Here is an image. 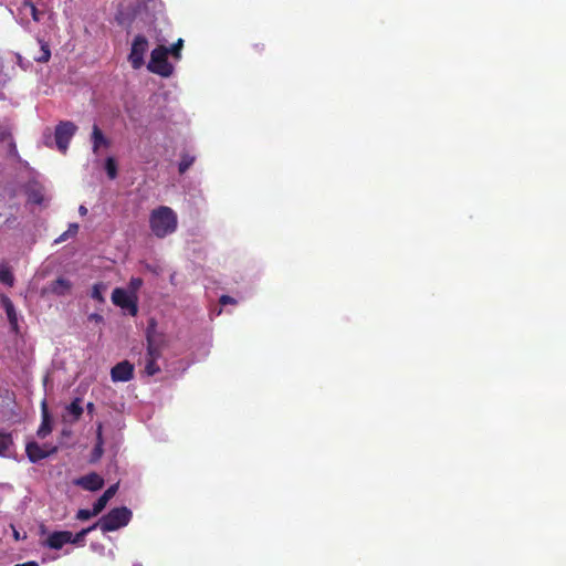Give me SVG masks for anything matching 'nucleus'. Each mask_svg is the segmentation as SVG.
<instances>
[{"label":"nucleus","instance_id":"obj_17","mask_svg":"<svg viewBox=\"0 0 566 566\" xmlns=\"http://www.w3.org/2000/svg\"><path fill=\"white\" fill-rule=\"evenodd\" d=\"M28 202L33 205H42L44 201L43 189L39 185H29L27 188Z\"/></svg>","mask_w":566,"mask_h":566},{"label":"nucleus","instance_id":"obj_21","mask_svg":"<svg viewBox=\"0 0 566 566\" xmlns=\"http://www.w3.org/2000/svg\"><path fill=\"white\" fill-rule=\"evenodd\" d=\"M41 46V55L35 56L34 60L39 63H46L51 59V51L49 44L44 40H39Z\"/></svg>","mask_w":566,"mask_h":566},{"label":"nucleus","instance_id":"obj_23","mask_svg":"<svg viewBox=\"0 0 566 566\" xmlns=\"http://www.w3.org/2000/svg\"><path fill=\"white\" fill-rule=\"evenodd\" d=\"M105 291H106V285L104 283H102V282L95 283L93 285L91 296H92V298L96 300L97 302L103 303L105 301L104 296H103V293Z\"/></svg>","mask_w":566,"mask_h":566},{"label":"nucleus","instance_id":"obj_14","mask_svg":"<svg viewBox=\"0 0 566 566\" xmlns=\"http://www.w3.org/2000/svg\"><path fill=\"white\" fill-rule=\"evenodd\" d=\"M1 304L6 311L8 321L13 331L18 329V315L12 301L4 294L1 295Z\"/></svg>","mask_w":566,"mask_h":566},{"label":"nucleus","instance_id":"obj_26","mask_svg":"<svg viewBox=\"0 0 566 566\" xmlns=\"http://www.w3.org/2000/svg\"><path fill=\"white\" fill-rule=\"evenodd\" d=\"M195 157L189 154H182L181 160L179 163L178 170L182 175L185 174L193 164Z\"/></svg>","mask_w":566,"mask_h":566},{"label":"nucleus","instance_id":"obj_18","mask_svg":"<svg viewBox=\"0 0 566 566\" xmlns=\"http://www.w3.org/2000/svg\"><path fill=\"white\" fill-rule=\"evenodd\" d=\"M13 447V438L10 432L0 430V457L9 455L10 449Z\"/></svg>","mask_w":566,"mask_h":566},{"label":"nucleus","instance_id":"obj_4","mask_svg":"<svg viewBox=\"0 0 566 566\" xmlns=\"http://www.w3.org/2000/svg\"><path fill=\"white\" fill-rule=\"evenodd\" d=\"M148 40L143 34H137L132 43L130 52L128 54V61L134 70H139L145 61L144 56L148 51Z\"/></svg>","mask_w":566,"mask_h":566},{"label":"nucleus","instance_id":"obj_6","mask_svg":"<svg viewBox=\"0 0 566 566\" xmlns=\"http://www.w3.org/2000/svg\"><path fill=\"white\" fill-rule=\"evenodd\" d=\"M57 451V447L55 446H40L38 442H29L25 447V452L29 458V460L32 463H36L51 454L55 453Z\"/></svg>","mask_w":566,"mask_h":566},{"label":"nucleus","instance_id":"obj_20","mask_svg":"<svg viewBox=\"0 0 566 566\" xmlns=\"http://www.w3.org/2000/svg\"><path fill=\"white\" fill-rule=\"evenodd\" d=\"M0 282L10 287L14 284V275L11 269L4 263L0 264Z\"/></svg>","mask_w":566,"mask_h":566},{"label":"nucleus","instance_id":"obj_24","mask_svg":"<svg viewBox=\"0 0 566 566\" xmlns=\"http://www.w3.org/2000/svg\"><path fill=\"white\" fill-rule=\"evenodd\" d=\"M78 231L77 223H70L66 231H64L56 240L55 243H61L66 241L69 238L74 237Z\"/></svg>","mask_w":566,"mask_h":566},{"label":"nucleus","instance_id":"obj_33","mask_svg":"<svg viewBox=\"0 0 566 566\" xmlns=\"http://www.w3.org/2000/svg\"><path fill=\"white\" fill-rule=\"evenodd\" d=\"M88 318H90L91 321H95V322H97V323L103 321V316H102V315H99V314H96V313L91 314V315L88 316Z\"/></svg>","mask_w":566,"mask_h":566},{"label":"nucleus","instance_id":"obj_16","mask_svg":"<svg viewBox=\"0 0 566 566\" xmlns=\"http://www.w3.org/2000/svg\"><path fill=\"white\" fill-rule=\"evenodd\" d=\"M118 490V484L111 485L93 504V506L97 510L98 513H101L107 502L116 494Z\"/></svg>","mask_w":566,"mask_h":566},{"label":"nucleus","instance_id":"obj_10","mask_svg":"<svg viewBox=\"0 0 566 566\" xmlns=\"http://www.w3.org/2000/svg\"><path fill=\"white\" fill-rule=\"evenodd\" d=\"M71 543L70 531H55L46 538V544L52 549H61L65 544Z\"/></svg>","mask_w":566,"mask_h":566},{"label":"nucleus","instance_id":"obj_29","mask_svg":"<svg viewBox=\"0 0 566 566\" xmlns=\"http://www.w3.org/2000/svg\"><path fill=\"white\" fill-rule=\"evenodd\" d=\"M98 514L99 513L94 506L92 507V510L81 509L76 513V518L80 521H87Z\"/></svg>","mask_w":566,"mask_h":566},{"label":"nucleus","instance_id":"obj_19","mask_svg":"<svg viewBox=\"0 0 566 566\" xmlns=\"http://www.w3.org/2000/svg\"><path fill=\"white\" fill-rule=\"evenodd\" d=\"M95 523L86 528L81 530L78 533L73 535L71 533V544L77 545V546H84L85 545V537L87 534H90L92 531L96 530Z\"/></svg>","mask_w":566,"mask_h":566},{"label":"nucleus","instance_id":"obj_35","mask_svg":"<svg viewBox=\"0 0 566 566\" xmlns=\"http://www.w3.org/2000/svg\"><path fill=\"white\" fill-rule=\"evenodd\" d=\"M253 48H254V50H255L256 52H262V51L264 50V44H262V43H256V44H254V45H253Z\"/></svg>","mask_w":566,"mask_h":566},{"label":"nucleus","instance_id":"obj_25","mask_svg":"<svg viewBox=\"0 0 566 566\" xmlns=\"http://www.w3.org/2000/svg\"><path fill=\"white\" fill-rule=\"evenodd\" d=\"M145 360H146V363H145V373L148 376H154V375H156V374H158L160 371V367L157 364L158 359H153V358L145 357Z\"/></svg>","mask_w":566,"mask_h":566},{"label":"nucleus","instance_id":"obj_22","mask_svg":"<svg viewBox=\"0 0 566 566\" xmlns=\"http://www.w3.org/2000/svg\"><path fill=\"white\" fill-rule=\"evenodd\" d=\"M67 411L70 415H72L74 417L75 420H78L80 417L82 416L83 413V408L81 406V399L80 398H75L69 406H67Z\"/></svg>","mask_w":566,"mask_h":566},{"label":"nucleus","instance_id":"obj_3","mask_svg":"<svg viewBox=\"0 0 566 566\" xmlns=\"http://www.w3.org/2000/svg\"><path fill=\"white\" fill-rule=\"evenodd\" d=\"M169 50L165 45H158L150 53V60L147 64L149 72L160 75L163 77H169L174 73V66L168 61Z\"/></svg>","mask_w":566,"mask_h":566},{"label":"nucleus","instance_id":"obj_32","mask_svg":"<svg viewBox=\"0 0 566 566\" xmlns=\"http://www.w3.org/2000/svg\"><path fill=\"white\" fill-rule=\"evenodd\" d=\"M237 301L232 297V296H229V295H222L220 297V304L221 305H227V304H235Z\"/></svg>","mask_w":566,"mask_h":566},{"label":"nucleus","instance_id":"obj_27","mask_svg":"<svg viewBox=\"0 0 566 566\" xmlns=\"http://www.w3.org/2000/svg\"><path fill=\"white\" fill-rule=\"evenodd\" d=\"M105 170L109 179L117 177V165L113 157H108L105 161Z\"/></svg>","mask_w":566,"mask_h":566},{"label":"nucleus","instance_id":"obj_2","mask_svg":"<svg viewBox=\"0 0 566 566\" xmlns=\"http://www.w3.org/2000/svg\"><path fill=\"white\" fill-rule=\"evenodd\" d=\"M132 518V511L126 506L115 507L102 516L96 523L103 533L114 532L126 526Z\"/></svg>","mask_w":566,"mask_h":566},{"label":"nucleus","instance_id":"obj_5","mask_svg":"<svg viewBox=\"0 0 566 566\" xmlns=\"http://www.w3.org/2000/svg\"><path fill=\"white\" fill-rule=\"evenodd\" d=\"M76 125L69 120L61 122L59 125H56L54 136L59 150L62 153L66 151L72 137L76 133Z\"/></svg>","mask_w":566,"mask_h":566},{"label":"nucleus","instance_id":"obj_11","mask_svg":"<svg viewBox=\"0 0 566 566\" xmlns=\"http://www.w3.org/2000/svg\"><path fill=\"white\" fill-rule=\"evenodd\" d=\"M146 340H147V358L153 359H159L163 355V345L160 342H158L150 331V328L147 329L146 333Z\"/></svg>","mask_w":566,"mask_h":566},{"label":"nucleus","instance_id":"obj_30","mask_svg":"<svg viewBox=\"0 0 566 566\" xmlns=\"http://www.w3.org/2000/svg\"><path fill=\"white\" fill-rule=\"evenodd\" d=\"M182 46H184V40L178 39L176 43H174L170 48H168L169 54H171L175 59L179 60L181 56Z\"/></svg>","mask_w":566,"mask_h":566},{"label":"nucleus","instance_id":"obj_12","mask_svg":"<svg viewBox=\"0 0 566 566\" xmlns=\"http://www.w3.org/2000/svg\"><path fill=\"white\" fill-rule=\"evenodd\" d=\"M91 139L94 154H98V149L101 147H108L111 145V142L104 136L103 132L96 124L93 125Z\"/></svg>","mask_w":566,"mask_h":566},{"label":"nucleus","instance_id":"obj_37","mask_svg":"<svg viewBox=\"0 0 566 566\" xmlns=\"http://www.w3.org/2000/svg\"><path fill=\"white\" fill-rule=\"evenodd\" d=\"M87 410L91 412L94 410V403L93 402H88L87 403Z\"/></svg>","mask_w":566,"mask_h":566},{"label":"nucleus","instance_id":"obj_9","mask_svg":"<svg viewBox=\"0 0 566 566\" xmlns=\"http://www.w3.org/2000/svg\"><path fill=\"white\" fill-rule=\"evenodd\" d=\"M76 484L87 491H97L103 488L104 480L95 472L88 473L76 481Z\"/></svg>","mask_w":566,"mask_h":566},{"label":"nucleus","instance_id":"obj_1","mask_svg":"<svg viewBox=\"0 0 566 566\" xmlns=\"http://www.w3.org/2000/svg\"><path fill=\"white\" fill-rule=\"evenodd\" d=\"M178 219L176 212L167 207L160 206L154 209L149 216V227L157 238H165L176 231Z\"/></svg>","mask_w":566,"mask_h":566},{"label":"nucleus","instance_id":"obj_8","mask_svg":"<svg viewBox=\"0 0 566 566\" xmlns=\"http://www.w3.org/2000/svg\"><path fill=\"white\" fill-rule=\"evenodd\" d=\"M112 302L125 310H128L132 315L137 314V305L130 295L124 289H115L112 293Z\"/></svg>","mask_w":566,"mask_h":566},{"label":"nucleus","instance_id":"obj_36","mask_svg":"<svg viewBox=\"0 0 566 566\" xmlns=\"http://www.w3.org/2000/svg\"><path fill=\"white\" fill-rule=\"evenodd\" d=\"M78 212H80L81 216H86L87 214V208L85 206H80Z\"/></svg>","mask_w":566,"mask_h":566},{"label":"nucleus","instance_id":"obj_15","mask_svg":"<svg viewBox=\"0 0 566 566\" xmlns=\"http://www.w3.org/2000/svg\"><path fill=\"white\" fill-rule=\"evenodd\" d=\"M71 287L72 284L67 279L59 277L51 283L50 291L57 296H64L70 292Z\"/></svg>","mask_w":566,"mask_h":566},{"label":"nucleus","instance_id":"obj_28","mask_svg":"<svg viewBox=\"0 0 566 566\" xmlns=\"http://www.w3.org/2000/svg\"><path fill=\"white\" fill-rule=\"evenodd\" d=\"M103 439H102V431H101V426L98 427V432H97V442L93 449V461H96L98 460L102 455H103Z\"/></svg>","mask_w":566,"mask_h":566},{"label":"nucleus","instance_id":"obj_38","mask_svg":"<svg viewBox=\"0 0 566 566\" xmlns=\"http://www.w3.org/2000/svg\"><path fill=\"white\" fill-rule=\"evenodd\" d=\"M133 566H143V565H142V564H135V565H133Z\"/></svg>","mask_w":566,"mask_h":566},{"label":"nucleus","instance_id":"obj_7","mask_svg":"<svg viewBox=\"0 0 566 566\" xmlns=\"http://www.w3.org/2000/svg\"><path fill=\"white\" fill-rule=\"evenodd\" d=\"M111 378L114 382H126L134 378V365L128 360L116 364L111 369Z\"/></svg>","mask_w":566,"mask_h":566},{"label":"nucleus","instance_id":"obj_34","mask_svg":"<svg viewBox=\"0 0 566 566\" xmlns=\"http://www.w3.org/2000/svg\"><path fill=\"white\" fill-rule=\"evenodd\" d=\"M14 566H39V564L34 560H30L22 564H15Z\"/></svg>","mask_w":566,"mask_h":566},{"label":"nucleus","instance_id":"obj_13","mask_svg":"<svg viewBox=\"0 0 566 566\" xmlns=\"http://www.w3.org/2000/svg\"><path fill=\"white\" fill-rule=\"evenodd\" d=\"M41 409H42V422L38 429L36 434L39 438L43 439L48 434H50L52 431L51 418H50V413H49L48 405H46L45 400L42 401Z\"/></svg>","mask_w":566,"mask_h":566},{"label":"nucleus","instance_id":"obj_31","mask_svg":"<svg viewBox=\"0 0 566 566\" xmlns=\"http://www.w3.org/2000/svg\"><path fill=\"white\" fill-rule=\"evenodd\" d=\"M24 6L30 8L32 19H33L35 22H39V21H40V12H39V10L36 9L35 4H34V3H32V2H30V1H25V2H24Z\"/></svg>","mask_w":566,"mask_h":566}]
</instances>
